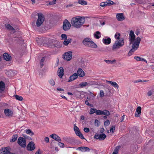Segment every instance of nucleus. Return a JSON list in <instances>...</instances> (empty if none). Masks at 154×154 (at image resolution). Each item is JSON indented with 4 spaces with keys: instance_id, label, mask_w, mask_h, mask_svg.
<instances>
[{
    "instance_id": "nucleus-37",
    "label": "nucleus",
    "mask_w": 154,
    "mask_h": 154,
    "mask_svg": "<svg viewBox=\"0 0 154 154\" xmlns=\"http://www.w3.org/2000/svg\"><path fill=\"white\" fill-rule=\"evenodd\" d=\"M96 109L94 108H91L90 109V110L89 113L90 114H92L94 113H96Z\"/></svg>"
},
{
    "instance_id": "nucleus-15",
    "label": "nucleus",
    "mask_w": 154,
    "mask_h": 154,
    "mask_svg": "<svg viewBox=\"0 0 154 154\" xmlns=\"http://www.w3.org/2000/svg\"><path fill=\"white\" fill-rule=\"evenodd\" d=\"M77 150H78L82 152H87L90 151V149L87 147L86 146H81L78 148Z\"/></svg>"
},
{
    "instance_id": "nucleus-57",
    "label": "nucleus",
    "mask_w": 154,
    "mask_h": 154,
    "mask_svg": "<svg viewBox=\"0 0 154 154\" xmlns=\"http://www.w3.org/2000/svg\"><path fill=\"white\" fill-rule=\"evenodd\" d=\"M104 131V129L103 128H101L100 130V131L101 133H103Z\"/></svg>"
},
{
    "instance_id": "nucleus-52",
    "label": "nucleus",
    "mask_w": 154,
    "mask_h": 154,
    "mask_svg": "<svg viewBox=\"0 0 154 154\" xmlns=\"http://www.w3.org/2000/svg\"><path fill=\"white\" fill-rule=\"evenodd\" d=\"M146 81H145V82ZM145 82V81H144L143 80H140V79H139L138 80H136V81H135L134 82V83H137V82Z\"/></svg>"
},
{
    "instance_id": "nucleus-64",
    "label": "nucleus",
    "mask_w": 154,
    "mask_h": 154,
    "mask_svg": "<svg viewBox=\"0 0 154 154\" xmlns=\"http://www.w3.org/2000/svg\"><path fill=\"white\" fill-rule=\"evenodd\" d=\"M35 154H41V153L40 152L39 150L37 151Z\"/></svg>"
},
{
    "instance_id": "nucleus-58",
    "label": "nucleus",
    "mask_w": 154,
    "mask_h": 154,
    "mask_svg": "<svg viewBox=\"0 0 154 154\" xmlns=\"http://www.w3.org/2000/svg\"><path fill=\"white\" fill-rule=\"evenodd\" d=\"M141 61H144L146 63H147V61L144 58H141Z\"/></svg>"
},
{
    "instance_id": "nucleus-44",
    "label": "nucleus",
    "mask_w": 154,
    "mask_h": 154,
    "mask_svg": "<svg viewBox=\"0 0 154 154\" xmlns=\"http://www.w3.org/2000/svg\"><path fill=\"white\" fill-rule=\"evenodd\" d=\"M100 124V122L97 119L95 120V125L96 126H99Z\"/></svg>"
},
{
    "instance_id": "nucleus-21",
    "label": "nucleus",
    "mask_w": 154,
    "mask_h": 154,
    "mask_svg": "<svg viewBox=\"0 0 154 154\" xmlns=\"http://www.w3.org/2000/svg\"><path fill=\"white\" fill-rule=\"evenodd\" d=\"M87 46L92 48H97V45L92 40Z\"/></svg>"
},
{
    "instance_id": "nucleus-22",
    "label": "nucleus",
    "mask_w": 154,
    "mask_h": 154,
    "mask_svg": "<svg viewBox=\"0 0 154 154\" xmlns=\"http://www.w3.org/2000/svg\"><path fill=\"white\" fill-rule=\"evenodd\" d=\"M77 75L80 77H83L85 75V73L83 70L81 68L78 69L77 72Z\"/></svg>"
},
{
    "instance_id": "nucleus-19",
    "label": "nucleus",
    "mask_w": 154,
    "mask_h": 154,
    "mask_svg": "<svg viewBox=\"0 0 154 154\" xmlns=\"http://www.w3.org/2000/svg\"><path fill=\"white\" fill-rule=\"evenodd\" d=\"M91 40L89 38H86L84 39L83 41V44L85 46H87Z\"/></svg>"
},
{
    "instance_id": "nucleus-13",
    "label": "nucleus",
    "mask_w": 154,
    "mask_h": 154,
    "mask_svg": "<svg viewBox=\"0 0 154 154\" xmlns=\"http://www.w3.org/2000/svg\"><path fill=\"white\" fill-rule=\"evenodd\" d=\"M4 112L5 115L6 116L11 117L13 114V111L8 108L5 109Z\"/></svg>"
},
{
    "instance_id": "nucleus-17",
    "label": "nucleus",
    "mask_w": 154,
    "mask_h": 154,
    "mask_svg": "<svg viewBox=\"0 0 154 154\" xmlns=\"http://www.w3.org/2000/svg\"><path fill=\"white\" fill-rule=\"evenodd\" d=\"M111 42V39L109 37H106L103 38V42L105 45H109Z\"/></svg>"
},
{
    "instance_id": "nucleus-48",
    "label": "nucleus",
    "mask_w": 154,
    "mask_h": 154,
    "mask_svg": "<svg viewBox=\"0 0 154 154\" xmlns=\"http://www.w3.org/2000/svg\"><path fill=\"white\" fill-rule=\"evenodd\" d=\"M84 131L86 133H88L89 132V129L87 128H85L84 129Z\"/></svg>"
},
{
    "instance_id": "nucleus-62",
    "label": "nucleus",
    "mask_w": 154,
    "mask_h": 154,
    "mask_svg": "<svg viewBox=\"0 0 154 154\" xmlns=\"http://www.w3.org/2000/svg\"><path fill=\"white\" fill-rule=\"evenodd\" d=\"M85 103L88 106L90 104V103H89L88 101L87 100H86L85 101Z\"/></svg>"
},
{
    "instance_id": "nucleus-39",
    "label": "nucleus",
    "mask_w": 154,
    "mask_h": 154,
    "mask_svg": "<svg viewBox=\"0 0 154 154\" xmlns=\"http://www.w3.org/2000/svg\"><path fill=\"white\" fill-rule=\"evenodd\" d=\"M120 33H116L115 35V38L117 40H120Z\"/></svg>"
},
{
    "instance_id": "nucleus-6",
    "label": "nucleus",
    "mask_w": 154,
    "mask_h": 154,
    "mask_svg": "<svg viewBox=\"0 0 154 154\" xmlns=\"http://www.w3.org/2000/svg\"><path fill=\"white\" fill-rule=\"evenodd\" d=\"M17 143L18 144L22 147L24 148L26 146V139L22 137H20L18 138Z\"/></svg>"
},
{
    "instance_id": "nucleus-28",
    "label": "nucleus",
    "mask_w": 154,
    "mask_h": 154,
    "mask_svg": "<svg viewBox=\"0 0 154 154\" xmlns=\"http://www.w3.org/2000/svg\"><path fill=\"white\" fill-rule=\"evenodd\" d=\"M72 40V39L71 38H68L64 41L63 42V44L66 46L68 45V44L71 42Z\"/></svg>"
},
{
    "instance_id": "nucleus-7",
    "label": "nucleus",
    "mask_w": 154,
    "mask_h": 154,
    "mask_svg": "<svg viewBox=\"0 0 154 154\" xmlns=\"http://www.w3.org/2000/svg\"><path fill=\"white\" fill-rule=\"evenodd\" d=\"M74 130L76 135L78 136L82 139H85V138L83 134L80 132L79 129L75 125L74 126Z\"/></svg>"
},
{
    "instance_id": "nucleus-10",
    "label": "nucleus",
    "mask_w": 154,
    "mask_h": 154,
    "mask_svg": "<svg viewBox=\"0 0 154 154\" xmlns=\"http://www.w3.org/2000/svg\"><path fill=\"white\" fill-rule=\"evenodd\" d=\"M10 148L9 147L2 148L0 150V154H10Z\"/></svg>"
},
{
    "instance_id": "nucleus-33",
    "label": "nucleus",
    "mask_w": 154,
    "mask_h": 154,
    "mask_svg": "<svg viewBox=\"0 0 154 154\" xmlns=\"http://www.w3.org/2000/svg\"><path fill=\"white\" fill-rule=\"evenodd\" d=\"M24 131L27 134H30L31 136L34 135V133L30 129H26Z\"/></svg>"
},
{
    "instance_id": "nucleus-24",
    "label": "nucleus",
    "mask_w": 154,
    "mask_h": 154,
    "mask_svg": "<svg viewBox=\"0 0 154 154\" xmlns=\"http://www.w3.org/2000/svg\"><path fill=\"white\" fill-rule=\"evenodd\" d=\"M5 26L6 28L9 30L12 31L14 32H15V29L13 28L10 25L8 24H5Z\"/></svg>"
},
{
    "instance_id": "nucleus-25",
    "label": "nucleus",
    "mask_w": 154,
    "mask_h": 154,
    "mask_svg": "<svg viewBox=\"0 0 154 154\" xmlns=\"http://www.w3.org/2000/svg\"><path fill=\"white\" fill-rule=\"evenodd\" d=\"M141 108L140 106L138 107L136 109V112L137 113H135V116L136 117L139 116V114L141 113Z\"/></svg>"
},
{
    "instance_id": "nucleus-2",
    "label": "nucleus",
    "mask_w": 154,
    "mask_h": 154,
    "mask_svg": "<svg viewBox=\"0 0 154 154\" xmlns=\"http://www.w3.org/2000/svg\"><path fill=\"white\" fill-rule=\"evenodd\" d=\"M85 20L84 17L77 16L72 18L71 23L73 26L77 28H79L84 23Z\"/></svg>"
},
{
    "instance_id": "nucleus-60",
    "label": "nucleus",
    "mask_w": 154,
    "mask_h": 154,
    "mask_svg": "<svg viewBox=\"0 0 154 154\" xmlns=\"http://www.w3.org/2000/svg\"><path fill=\"white\" fill-rule=\"evenodd\" d=\"M106 83H109L111 84V85L112 84V83L113 82L112 81H108V80H106Z\"/></svg>"
},
{
    "instance_id": "nucleus-56",
    "label": "nucleus",
    "mask_w": 154,
    "mask_h": 154,
    "mask_svg": "<svg viewBox=\"0 0 154 154\" xmlns=\"http://www.w3.org/2000/svg\"><path fill=\"white\" fill-rule=\"evenodd\" d=\"M57 90L58 91H64V90L63 88H57Z\"/></svg>"
},
{
    "instance_id": "nucleus-9",
    "label": "nucleus",
    "mask_w": 154,
    "mask_h": 154,
    "mask_svg": "<svg viewBox=\"0 0 154 154\" xmlns=\"http://www.w3.org/2000/svg\"><path fill=\"white\" fill-rule=\"evenodd\" d=\"M63 58L67 61H69L72 58V52L69 51L63 55Z\"/></svg>"
},
{
    "instance_id": "nucleus-8",
    "label": "nucleus",
    "mask_w": 154,
    "mask_h": 154,
    "mask_svg": "<svg viewBox=\"0 0 154 154\" xmlns=\"http://www.w3.org/2000/svg\"><path fill=\"white\" fill-rule=\"evenodd\" d=\"M63 28L64 30L66 31L69 29L71 27V24L67 20H65L63 22Z\"/></svg>"
},
{
    "instance_id": "nucleus-53",
    "label": "nucleus",
    "mask_w": 154,
    "mask_h": 154,
    "mask_svg": "<svg viewBox=\"0 0 154 154\" xmlns=\"http://www.w3.org/2000/svg\"><path fill=\"white\" fill-rule=\"evenodd\" d=\"M56 0H53L51 2H49V4L50 5H52L55 4L56 3Z\"/></svg>"
},
{
    "instance_id": "nucleus-45",
    "label": "nucleus",
    "mask_w": 154,
    "mask_h": 154,
    "mask_svg": "<svg viewBox=\"0 0 154 154\" xmlns=\"http://www.w3.org/2000/svg\"><path fill=\"white\" fill-rule=\"evenodd\" d=\"M45 57H43L41 59V60L40 61V64L41 65V67H42L43 65V63L45 60Z\"/></svg>"
},
{
    "instance_id": "nucleus-46",
    "label": "nucleus",
    "mask_w": 154,
    "mask_h": 154,
    "mask_svg": "<svg viewBox=\"0 0 154 154\" xmlns=\"http://www.w3.org/2000/svg\"><path fill=\"white\" fill-rule=\"evenodd\" d=\"M106 2H102L100 3V6L101 7H104V6H106Z\"/></svg>"
},
{
    "instance_id": "nucleus-50",
    "label": "nucleus",
    "mask_w": 154,
    "mask_h": 154,
    "mask_svg": "<svg viewBox=\"0 0 154 154\" xmlns=\"http://www.w3.org/2000/svg\"><path fill=\"white\" fill-rule=\"evenodd\" d=\"M115 126H112V127L110 129V131L111 132H112V133H113L115 130Z\"/></svg>"
},
{
    "instance_id": "nucleus-59",
    "label": "nucleus",
    "mask_w": 154,
    "mask_h": 154,
    "mask_svg": "<svg viewBox=\"0 0 154 154\" xmlns=\"http://www.w3.org/2000/svg\"><path fill=\"white\" fill-rule=\"evenodd\" d=\"M125 115H124L123 116H122L121 121V122H122L123 121L124 119H125Z\"/></svg>"
},
{
    "instance_id": "nucleus-38",
    "label": "nucleus",
    "mask_w": 154,
    "mask_h": 154,
    "mask_svg": "<svg viewBox=\"0 0 154 154\" xmlns=\"http://www.w3.org/2000/svg\"><path fill=\"white\" fill-rule=\"evenodd\" d=\"M104 61L107 63H113L116 62V60H105Z\"/></svg>"
},
{
    "instance_id": "nucleus-42",
    "label": "nucleus",
    "mask_w": 154,
    "mask_h": 154,
    "mask_svg": "<svg viewBox=\"0 0 154 154\" xmlns=\"http://www.w3.org/2000/svg\"><path fill=\"white\" fill-rule=\"evenodd\" d=\"M102 111L99 110H96V114L97 115H102Z\"/></svg>"
},
{
    "instance_id": "nucleus-4",
    "label": "nucleus",
    "mask_w": 154,
    "mask_h": 154,
    "mask_svg": "<svg viewBox=\"0 0 154 154\" xmlns=\"http://www.w3.org/2000/svg\"><path fill=\"white\" fill-rule=\"evenodd\" d=\"M38 18L36 21V24L37 26H40L44 21L45 17L44 15L41 13H38L37 14Z\"/></svg>"
},
{
    "instance_id": "nucleus-34",
    "label": "nucleus",
    "mask_w": 154,
    "mask_h": 154,
    "mask_svg": "<svg viewBox=\"0 0 154 154\" xmlns=\"http://www.w3.org/2000/svg\"><path fill=\"white\" fill-rule=\"evenodd\" d=\"M78 3L82 5H85L87 4V2L84 0H79Z\"/></svg>"
},
{
    "instance_id": "nucleus-11",
    "label": "nucleus",
    "mask_w": 154,
    "mask_h": 154,
    "mask_svg": "<svg viewBox=\"0 0 154 154\" xmlns=\"http://www.w3.org/2000/svg\"><path fill=\"white\" fill-rule=\"evenodd\" d=\"M106 135L104 134H96L94 136V138L96 139H99L100 140H103L105 139Z\"/></svg>"
},
{
    "instance_id": "nucleus-27",
    "label": "nucleus",
    "mask_w": 154,
    "mask_h": 154,
    "mask_svg": "<svg viewBox=\"0 0 154 154\" xmlns=\"http://www.w3.org/2000/svg\"><path fill=\"white\" fill-rule=\"evenodd\" d=\"M94 37L97 39L99 38L101 36L100 32L99 31H97L94 34Z\"/></svg>"
},
{
    "instance_id": "nucleus-41",
    "label": "nucleus",
    "mask_w": 154,
    "mask_h": 154,
    "mask_svg": "<svg viewBox=\"0 0 154 154\" xmlns=\"http://www.w3.org/2000/svg\"><path fill=\"white\" fill-rule=\"evenodd\" d=\"M112 86L114 87L115 88H119V85L118 84L115 82H113L112 85Z\"/></svg>"
},
{
    "instance_id": "nucleus-32",
    "label": "nucleus",
    "mask_w": 154,
    "mask_h": 154,
    "mask_svg": "<svg viewBox=\"0 0 154 154\" xmlns=\"http://www.w3.org/2000/svg\"><path fill=\"white\" fill-rule=\"evenodd\" d=\"M18 137V135L15 134L12 137V139L10 140L11 142H14L17 140Z\"/></svg>"
},
{
    "instance_id": "nucleus-30",
    "label": "nucleus",
    "mask_w": 154,
    "mask_h": 154,
    "mask_svg": "<svg viewBox=\"0 0 154 154\" xmlns=\"http://www.w3.org/2000/svg\"><path fill=\"white\" fill-rule=\"evenodd\" d=\"M119 146H117L115 148L112 154H118V152L120 149Z\"/></svg>"
},
{
    "instance_id": "nucleus-16",
    "label": "nucleus",
    "mask_w": 154,
    "mask_h": 154,
    "mask_svg": "<svg viewBox=\"0 0 154 154\" xmlns=\"http://www.w3.org/2000/svg\"><path fill=\"white\" fill-rule=\"evenodd\" d=\"M64 70L62 67H60L57 72V74L60 78H61L63 75Z\"/></svg>"
},
{
    "instance_id": "nucleus-1",
    "label": "nucleus",
    "mask_w": 154,
    "mask_h": 154,
    "mask_svg": "<svg viewBox=\"0 0 154 154\" xmlns=\"http://www.w3.org/2000/svg\"><path fill=\"white\" fill-rule=\"evenodd\" d=\"M135 35L134 32L131 30L129 33V39L130 41V44H131L134 42L132 45V48L128 54L129 56L131 55L137 49L139 48V45L141 41V38L139 37H137L135 39Z\"/></svg>"
},
{
    "instance_id": "nucleus-5",
    "label": "nucleus",
    "mask_w": 154,
    "mask_h": 154,
    "mask_svg": "<svg viewBox=\"0 0 154 154\" xmlns=\"http://www.w3.org/2000/svg\"><path fill=\"white\" fill-rule=\"evenodd\" d=\"M97 83L95 81H90L88 82H82L80 83L79 85L81 87L89 86L92 85H97Z\"/></svg>"
},
{
    "instance_id": "nucleus-61",
    "label": "nucleus",
    "mask_w": 154,
    "mask_h": 154,
    "mask_svg": "<svg viewBox=\"0 0 154 154\" xmlns=\"http://www.w3.org/2000/svg\"><path fill=\"white\" fill-rule=\"evenodd\" d=\"M100 24L102 26L104 25L105 24L104 21L102 22V21H100Z\"/></svg>"
},
{
    "instance_id": "nucleus-63",
    "label": "nucleus",
    "mask_w": 154,
    "mask_h": 154,
    "mask_svg": "<svg viewBox=\"0 0 154 154\" xmlns=\"http://www.w3.org/2000/svg\"><path fill=\"white\" fill-rule=\"evenodd\" d=\"M80 119L82 120H84L85 119V117L84 116H81L80 117Z\"/></svg>"
},
{
    "instance_id": "nucleus-31",
    "label": "nucleus",
    "mask_w": 154,
    "mask_h": 154,
    "mask_svg": "<svg viewBox=\"0 0 154 154\" xmlns=\"http://www.w3.org/2000/svg\"><path fill=\"white\" fill-rule=\"evenodd\" d=\"M106 5L111 6L114 4V2L111 0H107L106 1Z\"/></svg>"
},
{
    "instance_id": "nucleus-3",
    "label": "nucleus",
    "mask_w": 154,
    "mask_h": 154,
    "mask_svg": "<svg viewBox=\"0 0 154 154\" xmlns=\"http://www.w3.org/2000/svg\"><path fill=\"white\" fill-rule=\"evenodd\" d=\"M124 45V39L123 38H121L119 40L116 41L112 46L113 50H115L119 49Z\"/></svg>"
},
{
    "instance_id": "nucleus-51",
    "label": "nucleus",
    "mask_w": 154,
    "mask_h": 154,
    "mask_svg": "<svg viewBox=\"0 0 154 154\" xmlns=\"http://www.w3.org/2000/svg\"><path fill=\"white\" fill-rule=\"evenodd\" d=\"M153 92L152 91H148V92L147 93L148 96H151L152 95V94H153Z\"/></svg>"
},
{
    "instance_id": "nucleus-26",
    "label": "nucleus",
    "mask_w": 154,
    "mask_h": 154,
    "mask_svg": "<svg viewBox=\"0 0 154 154\" xmlns=\"http://www.w3.org/2000/svg\"><path fill=\"white\" fill-rule=\"evenodd\" d=\"M5 84L4 82L1 81L0 82V92L3 91L5 89Z\"/></svg>"
},
{
    "instance_id": "nucleus-49",
    "label": "nucleus",
    "mask_w": 154,
    "mask_h": 154,
    "mask_svg": "<svg viewBox=\"0 0 154 154\" xmlns=\"http://www.w3.org/2000/svg\"><path fill=\"white\" fill-rule=\"evenodd\" d=\"M104 92L103 91H100V97H103L104 96Z\"/></svg>"
},
{
    "instance_id": "nucleus-35",
    "label": "nucleus",
    "mask_w": 154,
    "mask_h": 154,
    "mask_svg": "<svg viewBox=\"0 0 154 154\" xmlns=\"http://www.w3.org/2000/svg\"><path fill=\"white\" fill-rule=\"evenodd\" d=\"M110 113L109 111L108 110L102 111V115H105L106 116H109L110 115Z\"/></svg>"
},
{
    "instance_id": "nucleus-54",
    "label": "nucleus",
    "mask_w": 154,
    "mask_h": 154,
    "mask_svg": "<svg viewBox=\"0 0 154 154\" xmlns=\"http://www.w3.org/2000/svg\"><path fill=\"white\" fill-rule=\"evenodd\" d=\"M44 140L45 142L48 143L49 142V138L48 137H46L45 138Z\"/></svg>"
},
{
    "instance_id": "nucleus-36",
    "label": "nucleus",
    "mask_w": 154,
    "mask_h": 154,
    "mask_svg": "<svg viewBox=\"0 0 154 154\" xmlns=\"http://www.w3.org/2000/svg\"><path fill=\"white\" fill-rule=\"evenodd\" d=\"M50 85L52 86H54L55 85V81L53 79H51L48 81Z\"/></svg>"
},
{
    "instance_id": "nucleus-47",
    "label": "nucleus",
    "mask_w": 154,
    "mask_h": 154,
    "mask_svg": "<svg viewBox=\"0 0 154 154\" xmlns=\"http://www.w3.org/2000/svg\"><path fill=\"white\" fill-rule=\"evenodd\" d=\"M58 145L61 147L63 148L64 147V144L63 143L61 142H59L58 143Z\"/></svg>"
},
{
    "instance_id": "nucleus-18",
    "label": "nucleus",
    "mask_w": 154,
    "mask_h": 154,
    "mask_svg": "<svg viewBox=\"0 0 154 154\" xmlns=\"http://www.w3.org/2000/svg\"><path fill=\"white\" fill-rule=\"evenodd\" d=\"M78 76L77 74L76 73L73 74L72 75L70 76L69 78L68 82H72L75 79H76L78 78Z\"/></svg>"
},
{
    "instance_id": "nucleus-12",
    "label": "nucleus",
    "mask_w": 154,
    "mask_h": 154,
    "mask_svg": "<svg viewBox=\"0 0 154 154\" xmlns=\"http://www.w3.org/2000/svg\"><path fill=\"white\" fill-rule=\"evenodd\" d=\"M35 148L34 143L32 141L30 142L27 146V149L28 150L32 151L34 150Z\"/></svg>"
},
{
    "instance_id": "nucleus-29",
    "label": "nucleus",
    "mask_w": 154,
    "mask_h": 154,
    "mask_svg": "<svg viewBox=\"0 0 154 154\" xmlns=\"http://www.w3.org/2000/svg\"><path fill=\"white\" fill-rule=\"evenodd\" d=\"M14 97L17 100L20 101H21L23 100V97L22 96L19 95H14Z\"/></svg>"
},
{
    "instance_id": "nucleus-20",
    "label": "nucleus",
    "mask_w": 154,
    "mask_h": 154,
    "mask_svg": "<svg viewBox=\"0 0 154 154\" xmlns=\"http://www.w3.org/2000/svg\"><path fill=\"white\" fill-rule=\"evenodd\" d=\"M50 136L51 138L54 139L57 141H61V140L60 138L58 135H57L55 134H53L50 135Z\"/></svg>"
},
{
    "instance_id": "nucleus-23",
    "label": "nucleus",
    "mask_w": 154,
    "mask_h": 154,
    "mask_svg": "<svg viewBox=\"0 0 154 154\" xmlns=\"http://www.w3.org/2000/svg\"><path fill=\"white\" fill-rule=\"evenodd\" d=\"M3 57L5 60L7 61H10L11 59V56L7 53L4 54Z\"/></svg>"
},
{
    "instance_id": "nucleus-14",
    "label": "nucleus",
    "mask_w": 154,
    "mask_h": 154,
    "mask_svg": "<svg viewBox=\"0 0 154 154\" xmlns=\"http://www.w3.org/2000/svg\"><path fill=\"white\" fill-rule=\"evenodd\" d=\"M117 20L119 21H122L125 19V17L123 13H117L116 15Z\"/></svg>"
},
{
    "instance_id": "nucleus-43",
    "label": "nucleus",
    "mask_w": 154,
    "mask_h": 154,
    "mask_svg": "<svg viewBox=\"0 0 154 154\" xmlns=\"http://www.w3.org/2000/svg\"><path fill=\"white\" fill-rule=\"evenodd\" d=\"M110 124V122L108 120H107L104 122V125L105 126H107L109 125Z\"/></svg>"
},
{
    "instance_id": "nucleus-55",
    "label": "nucleus",
    "mask_w": 154,
    "mask_h": 154,
    "mask_svg": "<svg viewBox=\"0 0 154 154\" xmlns=\"http://www.w3.org/2000/svg\"><path fill=\"white\" fill-rule=\"evenodd\" d=\"M134 59H135L137 61H139V59H140V57L139 56H135Z\"/></svg>"
},
{
    "instance_id": "nucleus-40",
    "label": "nucleus",
    "mask_w": 154,
    "mask_h": 154,
    "mask_svg": "<svg viewBox=\"0 0 154 154\" xmlns=\"http://www.w3.org/2000/svg\"><path fill=\"white\" fill-rule=\"evenodd\" d=\"M61 38L62 40H65L67 39V37L65 34H63L61 35Z\"/></svg>"
}]
</instances>
